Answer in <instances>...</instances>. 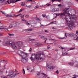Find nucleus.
Returning <instances> with one entry per match:
<instances>
[{"label": "nucleus", "instance_id": "obj_1", "mask_svg": "<svg viewBox=\"0 0 78 78\" xmlns=\"http://www.w3.org/2000/svg\"><path fill=\"white\" fill-rule=\"evenodd\" d=\"M65 20L67 24L69 26L68 28L72 30L73 28L72 27H75V25L73 21L77 19L76 16L75 15H71V16H70L69 15L66 16L65 17Z\"/></svg>", "mask_w": 78, "mask_h": 78}, {"label": "nucleus", "instance_id": "obj_2", "mask_svg": "<svg viewBox=\"0 0 78 78\" xmlns=\"http://www.w3.org/2000/svg\"><path fill=\"white\" fill-rule=\"evenodd\" d=\"M4 45H9L10 46H12L13 49L15 50H17V48L16 45V44L14 43L12 41H6L5 43H3Z\"/></svg>", "mask_w": 78, "mask_h": 78}, {"label": "nucleus", "instance_id": "obj_3", "mask_svg": "<svg viewBox=\"0 0 78 78\" xmlns=\"http://www.w3.org/2000/svg\"><path fill=\"white\" fill-rule=\"evenodd\" d=\"M71 11V8H66L64 9L63 10V11L64 12L63 13H60V16L61 17H64V16H65L66 14H68L70 15V14L69 13V11Z\"/></svg>", "mask_w": 78, "mask_h": 78}, {"label": "nucleus", "instance_id": "obj_4", "mask_svg": "<svg viewBox=\"0 0 78 78\" xmlns=\"http://www.w3.org/2000/svg\"><path fill=\"white\" fill-rule=\"evenodd\" d=\"M9 75L8 76H9L10 78H14L17 75V73H14V71L12 70H10L9 72L8 73Z\"/></svg>", "mask_w": 78, "mask_h": 78}, {"label": "nucleus", "instance_id": "obj_5", "mask_svg": "<svg viewBox=\"0 0 78 78\" xmlns=\"http://www.w3.org/2000/svg\"><path fill=\"white\" fill-rule=\"evenodd\" d=\"M36 58L37 60L39 59V54H32V56L30 58V59L31 60H34Z\"/></svg>", "mask_w": 78, "mask_h": 78}, {"label": "nucleus", "instance_id": "obj_6", "mask_svg": "<svg viewBox=\"0 0 78 78\" xmlns=\"http://www.w3.org/2000/svg\"><path fill=\"white\" fill-rule=\"evenodd\" d=\"M40 61H44L45 59V56L44 54V52H42V53H41V51H40Z\"/></svg>", "mask_w": 78, "mask_h": 78}, {"label": "nucleus", "instance_id": "obj_7", "mask_svg": "<svg viewBox=\"0 0 78 78\" xmlns=\"http://www.w3.org/2000/svg\"><path fill=\"white\" fill-rule=\"evenodd\" d=\"M6 17H18V16H19L20 15H22V14H20L18 15H15L14 14H11V15H8V14H6L5 15Z\"/></svg>", "mask_w": 78, "mask_h": 78}, {"label": "nucleus", "instance_id": "obj_8", "mask_svg": "<svg viewBox=\"0 0 78 78\" xmlns=\"http://www.w3.org/2000/svg\"><path fill=\"white\" fill-rule=\"evenodd\" d=\"M46 68L48 70H50L51 69H55V67L54 66H50L48 65V64L46 65Z\"/></svg>", "mask_w": 78, "mask_h": 78}, {"label": "nucleus", "instance_id": "obj_9", "mask_svg": "<svg viewBox=\"0 0 78 78\" xmlns=\"http://www.w3.org/2000/svg\"><path fill=\"white\" fill-rule=\"evenodd\" d=\"M17 53L19 55L21 56L22 57L23 55V51H20V50H19L17 51Z\"/></svg>", "mask_w": 78, "mask_h": 78}, {"label": "nucleus", "instance_id": "obj_10", "mask_svg": "<svg viewBox=\"0 0 78 78\" xmlns=\"http://www.w3.org/2000/svg\"><path fill=\"white\" fill-rule=\"evenodd\" d=\"M22 60H21L23 63H25L28 61V58H26L25 57L23 58H22Z\"/></svg>", "mask_w": 78, "mask_h": 78}, {"label": "nucleus", "instance_id": "obj_11", "mask_svg": "<svg viewBox=\"0 0 78 78\" xmlns=\"http://www.w3.org/2000/svg\"><path fill=\"white\" fill-rule=\"evenodd\" d=\"M17 45L20 47H22L23 45V42L22 41H18L17 42Z\"/></svg>", "mask_w": 78, "mask_h": 78}, {"label": "nucleus", "instance_id": "obj_12", "mask_svg": "<svg viewBox=\"0 0 78 78\" xmlns=\"http://www.w3.org/2000/svg\"><path fill=\"white\" fill-rule=\"evenodd\" d=\"M56 22V21H53V22H51L50 23L48 24H47V25H46L45 26H43L42 25H41V26H43L44 27H46V26H48V25H50V24H55Z\"/></svg>", "mask_w": 78, "mask_h": 78}, {"label": "nucleus", "instance_id": "obj_13", "mask_svg": "<svg viewBox=\"0 0 78 78\" xmlns=\"http://www.w3.org/2000/svg\"><path fill=\"white\" fill-rule=\"evenodd\" d=\"M4 30L5 31H8V27H5L3 28H0V30Z\"/></svg>", "mask_w": 78, "mask_h": 78}, {"label": "nucleus", "instance_id": "obj_14", "mask_svg": "<svg viewBox=\"0 0 78 78\" xmlns=\"http://www.w3.org/2000/svg\"><path fill=\"white\" fill-rule=\"evenodd\" d=\"M42 75H44L43 77H40V78H47L48 77V75L45 74L44 73H42Z\"/></svg>", "mask_w": 78, "mask_h": 78}, {"label": "nucleus", "instance_id": "obj_15", "mask_svg": "<svg viewBox=\"0 0 78 78\" xmlns=\"http://www.w3.org/2000/svg\"><path fill=\"white\" fill-rule=\"evenodd\" d=\"M28 56V54L27 53H25V52H23V55L22 56V57H23V56H25V57H27V56Z\"/></svg>", "mask_w": 78, "mask_h": 78}, {"label": "nucleus", "instance_id": "obj_16", "mask_svg": "<svg viewBox=\"0 0 78 78\" xmlns=\"http://www.w3.org/2000/svg\"><path fill=\"white\" fill-rule=\"evenodd\" d=\"M24 30L25 31H26L27 32V33H29L28 32V31H32V29H25Z\"/></svg>", "mask_w": 78, "mask_h": 78}, {"label": "nucleus", "instance_id": "obj_17", "mask_svg": "<svg viewBox=\"0 0 78 78\" xmlns=\"http://www.w3.org/2000/svg\"><path fill=\"white\" fill-rule=\"evenodd\" d=\"M21 0H16V1H10L11 3H14L17 2H18V1H20Z\"/></svg>", "mask_w": 78, "mask_h": 78}, {"label": "nucleus", "instance_id": "obj_18", "mask_svg": "<svg viewBox=\"0 0 78 78\" xmlns=\"http://www.w3.org/2000/svg\"><path fill=\"white\" fill-rule=\"evenodd\" d=\"M58 11V10H57V9H56L54 8L51 10V12H55L56 11Z\"/></svg>", "mask_w": 78, "mask_h": 78}, {"label": "nucleus", "instance_id": "obj_19", "mask_svg": "<svg viewBox=\"0 0 78 78\" xmlns=\"http://www.w3.org/2000/svg\"><path fill=\"white\" fill-rule=\"evenodd\" d=\"M27 70L28 71V72H32V69H31V68H28L27 69Z\"/></svg>", "mask_w": 78, "mask_h": 78}, {"label": "nucleus", "instance_id": "obj_20", "mask_svg": "<svg viewBox=\"0 0 78 78\" xmlns=\"http://www.w3.org/2000/svg\"><path fill=\"white\" fill-rule=\"evenodd\" d=\"M35 44L36 47H39V43L37 42H35Z\"/></svg>", "mask_w": 78, "mask_h": 78}, {"label": "nucleus", "instance_id": "obj_21", "mask_svg": "<svg viewBox=\"0 0 78 78\" xmlns=\"http://www.w3.org/2000/svg\"><path fill=\"white\" fill-rule=\"evenodd\" d=\"M16 1L15 0H10V3H9V2H8V1H7V3H8V4H9L10 3H13L12 2H12V1Z\"/></svg>", "mask_w": 78, "mask_h": 78}, {"label": "nucleus", "instance_id": "obj_22", "mask_svg": "<svg viewBox=\"0 0 78 78\" xmlns=\"http://www.w3.org/2000/svg\"><path fill=\"white\" fill-rule=\"evenodd\" d=\"M8 75H7L6 76H4L2 77V78H7L8 77L9 78V76Z\"/></svg>", "mask_w": 78, "mask_h": 78}, {"label": "nucleus", "instance_id": "obj_23", "mask_svg": "<svg viewBox=\"0 0 78 78\" xmlns=\"http://www.w3.org/2000/svg\"><path fill=\"white\" fill-rule=\"evenodd\" d=\"M69 64L70 66H73L74 65V63H73L70 62L69 63Z\"/></svg>", "mask_w": 78, "mask_h": 78}, {"label": "nucleus", "instance_id": "obj_24", "mask_svg": "<svg viewBox=\"0 0 78 78\" xmlns=\"http://www.w3.org/2000/svg\"><path fill=\"white\" fill-rule=\"evenodd\" d=\"M8 34L10 36H14V34Z\"/></svg>", "mask_w": 78, "mask_h": 78}, {"label": "nucleus", "instance_id": "obj_25", "mask_svg": "<svg viewBox=\"0 0 78 78\" xmlns=\"http://www.w3.org/2000/svg\"><path fill=\"white\" fill-rule=\"evenodd\" d=\"M25 5V2H23L21 3V5L23 6H24V5Z\"/></svg>", "mask_w": 78, "mask_h": 78}, {"label": "nucleus", "instance_id": "obj_26", "mask_svg": "<svg viewBox=\"0 0 78 78\" xmlns=\"http://www.w3.org/2000/svg\"><path fill=\"white\" fill-rule=\"evenodd\" d=\"M31 7V5H29L28 6L26 5V7L27 8H30Z\"/></svg>", "mask_w": 78, "mask_h": 78}, {"label": "nucleus", "instance_id": "obj_27", "mask_svg": "<svg viewBox=\"0 0 78 78\" xmlns=\"http://www.w3.org/2000/svg\"><path fill=\"white\" fill-rule=\"evenodd\" d=\"M39 76V72H37V75L36 76Z\"/></svg>", "mask_w": 78, "mask_h": 78}, {"label": "nucleus", "instance_id": "obj_28", "mask_svg": "<svg viewBox=\"0 0 78 78\" xmlns=\"http://www.w3.org/2000/svg\"><path fill=\"white\" fill-rule=\"evenodd\" d=\"M55 14L56 15V17H58V16H60V13H55Z\"/></svg>", "mask_w": 78, "mask_h": 78}, {"label": "nucleus", "instance_id": "obj_29", "mask_svg": "<svg viewBox=\"0 0 78 78\" xmlns=\"http://www.w3.org/2000/svg\"><path fill=\"white\" fill-rule=\"evenodd\" d=\"M41 38L42 39H43V40H44L45 39V37H44V36H42L41 37Z\"/></svg>", "mask_w": 78, "mask_h": 78}, {"label": "nucleus", "instance_id": "obj_30", "mask_svg": "<svg viewBox=\"0 0 78 78\" xmlns=\"http://www.w3.org/2000/svg\"><path fill=\"white\" fill-rule=\"evenodd\" d=\"M23 74H24V75H25V69H23Z\"/></svg>", "mask_w": 78, "mask_h": 78}, {"label": "nucleus", "instance_id": "obj_31", "mask_svg": "<svg viewBox=\"0 0 78 78\" xmlns=\"http://www.w3.org/2000/svg\"><path fill=\"white\" fill-rule=\"evenodd\" d=\"M59 48H61V49H62V50H63V49H65V48H64L62 46L59 47Z\"/></svg>", "mask_w": 78, "mask_h": 78}, {"label": "nucleus", "instance_id": "obj_32", "mask_svg": "<svg viewBox=\"0 0 78 78\" xmlns=\"http://www.w3.org/2000/svg\"><path fill=\"white\" fill-rule=\"evenodd\" d=\"M58 6L59 8H61V6L62 5H61V4H60L58 5Z\"/></svg>", "mask_w": 78, "mask_h": 78}, {"label": "nucleus", "instance_id": "obj_33", "mask_svg": "<svg viewBox=\"0 0 78 78\" xmlns=\"http://www.w3.org/2000/svg\"><path fill=\"white\" fill-rule=\"evenodd\" d=\"M25 17L26 18H28V17H29V15H26L25 16Z\"/></svg>", "mask_w": 78, "mask_h": 78}, {"label": "nucleus", "instance_id": "obj_34", "mask_svg": "<svg viewBox=\"0 0 78 78\" xmlns=\"http://www.w3.org/2000/svg\"><path fill=\"white\" fill-rule=\"evenodd\" d=\"M66 55H67V54L66 52L63 54V56H66Z\"/></svg>", "mask_w": 78, "mask_h": 78}, {"label": "nucleus", "instance_id": "obj_35", "mask_svg": "<svg viewBox=\"0 0 78 78\" xmlns=\"http://www.w3.org/2000/svg\"><path fill=\"white\" fill-rule=\"evenodd\" d=\"M33 40H34V39H31V38L29 39V41H33Z\"/></svg>", "mask_w": 78, "mask_h": 78}, {"label": "nucleus", "instance_id": "obj_36", "mask_svg": "<svg viewBox=\"0 0 78 78\" xmlns=\"http://www.w3.org/2000/svg\"><path fill=\"white\" fill-rule=\"evenodd\" d=\"M16 24L17 25H20V23L18 22H16Z\"/></svg>", "mask_w": 78, "mask_h": 78}, {"label": "nucleus", "instance_id": "obj_37", "mask_svg": "<svg viewBox=\"0 0 78 78\" xmlns=\"http://www.w3.org/2000/svg\"><path fill=\"white\" fill-rule=\"evenodd\" d=\"M38 8H39V6L37 5L34 7V8L35 9H37Z\"/></svg>", "mask_w": 78, "mask_h": 78}, {"label": "nucleus", "instance_id": "obj_38", "mask_svg": "<svg viewBox=\"0 0 78 78\" xmlns=\"http://www.w3.org/2000/svg\"><path fill=\"white\" fill-rule=\"evenodd\" d=\"M48 50H50V45L48 46Z\"/></svg>", "mask_w": 78, "mask_h": 78}, {"label": "nucleus", "instance_id": "obj_39", "mask_svg": "<svg viewBox=\"0 0 78 78\" xmlns=\"http://www.w3.org/2000/svg\"><path fill=\"white\" fill-rule=\"evenodd\" d=\"M46 16V15H45V14H43L42 15V16L43 17H45Z\"/></svg>", "mask_w": 78, "mask_h": 78}, {"label": "nucleus", "instance_id": "obj_40", "mask_svg": "<svg viewBox=\"0 0 78 78\" xmlns=\"http://www.w3.org/2000/svg\"><path fill=\"white\" fill-rule=\"evenodd\" d=\"M1 62H6V61L5 60H2L1 61Z\"/></svg>", "mask_w": 78, "mask_h": 78}, {"label": "nucleus", "instance_id": "obj_41", "mask_svg": "<svg viewBox=\"0 0 78 78\" xmlns=\"http://www.w3.org/2000/svg\"><path fill=\"white\" fill-rule=\"evenodd\" d=\"M1 12L2 13V14H5V15H6V14L4 12H3L2 11H1Z\"/></svg>", "mask_w": 78, "mask_h": 78}, {"label": "nucleus", "instance_id": "obj_42", "mask_svg": "<svg viewBox=\"0 0 78 78\" xmlns=\"http://www.w3.org/2000/svg\"><path fill=\"white\" fill-rule=\"evenodd\" d=\"M20 16H21V18H22L23 19H24V18L23 17H24V16H22V14L21 15H20Z\"/></svg>", "mask_w": 78, "mask_h": 78}, {"label": "nucleus", "instance_id": "obj_43", "mask_svg": "<svg viewBox=\"0 0 78 78\" xmlns=\"http://www.w3.org/2000/svg\"><path fill=\"white\" fill-rule=\"evenodd\" d=\"M26 24L27 25H30V24L28 23H26Z\"/></svg>", "mask_w": 78, "mask_h": 78}, {"label": "nucleus", "instance_id": "obj_44", "mask_svg": "<svg viewBox=\"0 0 78 78\" xmlns=\"http://www.w3.org/2000/svg\"><path fill=\"white\" fill-rule=\"evenodd\" d=\"M31 51H32V49H31V48H30V49L29 50V51L30 52H31Z\"/></svg>", "mask_w": 78, "mask_h": 78}, {"label": "nucleus", "instance_id": "obj_45", "mask_svg": "<svg viewBox=\"0 0 78 78\" xmlns=\"http://www.w3.org/2000/svg\"><path fill=\"white\" fill-rule=\"evenodd\" d=\"M74 49H75V48H71L70 50H74Z\"/></svg>", "mask_w": 78, "mask_h": 78}, {"label": "nucleus", "instance_id": "obj_46", "mask_svg": "<svg viewBox=\"0 0 78 78\" xmlns=\"http://www.w3.org/2000/svg\"><path fill=\"white\" fill-rule=\"evenodd\" d=\"M4 1H5V0H0V2H4Z\"/></svg>", "mask_w": 78, "mask_h": 78}, {"label": "nucleus", "instance_id": "obj_47", "mask_svg": "<svg viewBox=\"0 0 78 78\" xmlns=\"http://www.w3.org/2000/svg\"><path fill=\"white\" fill-rule=\"evenodd\" d=\"M15 23H15V22H13L12 23V25H14V24H15Z\"/></svg>", "mask_w": 78, "mask_h": 78}, {"label": "nucleus", "instance_id": "obj_48", "mask_svg": "<svg viewBox=\"0 0 78 78\" xmlns=\"http://www.w3.org/2000/svg\"><path fill=\"white\" fill-rule=\"evenodd\" d=\"M22 11H23V9H21L19 11V12H22Z\"/></svg>", "mask_w": 78, "mask_h": 78}, {"label": "nucleus", "instance_id": "obj_49", "mask_svg": "<svg viewBox=\"0 0 78 78\" xmlns=\"http://www.w3.org/2000/svg\"><path fill=\"white\" fill-rule=\"evenodd\" d=\"M0 73H1V74H2V73H3V71H0Z\"/></svg>", "mask_w": 78, "mask_h": 78}, {"label": "nucleus", "instance_id": "obj_50", "mask_svg": "<svg viewBox=\"0 0 78 78\" xmlns=\"http://www.w3.org/2000/svg\"><path fill=\"white\" fill-rule=\"evenodd\" d=\"M56 73H57V74H59V71L58 70H57V71H56Z\"/></svg>", "mask_w": 78, "mask_h": 78}, {"label": "nucleus", "instance_id": "obj_51", "mask_svg": "<svg viewBox=\"0 0 78 78\" xmlns=\"http://www.w3.org/2000/svg\"><path fill=\"white\" fill-rule=\"evenodd\" d=\"M46 5H47V6H49L51 5V4H46Z\"/></svg>", "mask_w": 78, "mask_h": 78}, {"label": "nucleus", "instance_id": "obj_52", "mask_svg": "<svg viewBox=\"0 0 78 78\" xmlns=\"http://www.w3.org/2000/svg\"><path fill=\"white\" fill-rule=\"evenodd\" d=\"M76 34H77V35H78V31H76Z\"/></svg>", "mask_w": 78, "mask_h": 78}, {"label": "nucleus", "instance_id": "obj_53", "mask_svg": "<svg viewBox=\"0 0 78 78\" xmlns=\"http://www.w3.org/2000/svg\"><path fill=\"white\" fill-rule=\"evenodd\" d=\"M21 20L23 22H25V20Z\"/></svg>", "mask_w": 78, "mask_h": 78}, {"label": "nucleus", "instance_id": "obj_54", "mask_svg": "<svg viewBox=\"0 0 78 78\" xmlns=\"http://www.w3.org/2000/svg\"><path fill=\"white\" fill-rule=\"evenodd\" d=\"M55 1H57V0H52V2H54Z\"/></svg>", "mask_w": 78, "mask_h": 78}, {"label": "nucleus", "instance_id": "obj_55", "mask_svg": "<svg viewBox=\"0 0 78 78\" xmlns=\"http://www.w3.org/2000/svg\"><path fill=\"white\" fill-rule=\"evenodd\" d=\"M9 27L10 28H12V25L9 26Z\"/></svg>", "mask_w": 78, "mask_h": 78}, {"label": "nucleus", "instance_id": "obj_56", "mask_svg": "<svg viewBox=\"0 0 78 78\" xmlns=\"http://www.w3.org/2000/svg\"><path fill=\"white\" fill-rule=\"evenodd\" d=\"M65 37H67V35L66 34V33L65 34Z\"/></svg>", "mask_w": 78, "mask_h": 78}, {"label": "nucleus", "instance_id": "obj_57", "mask_svg": "<svg viewBox=\"0 0 78 78\" xmlns=\"http://www.w3.org/2000/svg\"><path fill=\"white\" fill-rule=\"evenodd\" d=\"M25 22H26V23H27L28 22V21L26 20H25Z\"/></svg>", "mask_w": 78, "mask_h": 78}, {"label": "nucleus", "instance_id": "obj_58", "mask_svg": "<svg viewBox=\"0 0 78 78\" xmlns=\"http://www.w3.org/2000/svg\"><path fill=\"white\" fill-rule=\"evenodd\" d=\"M15 71L16 73H17V72H18V71H17V70L16 69H15Z\"/></svg>", "mask_w": 78, "mask_h": 78}, {"label": "nucleus", "instance_id": "obj_59", "mask_svg": "<svg viewBox=\"0 0 78 78\" xmlns=\"http://www.w3.org/2000/svg\"><path fill=\"white\" fill-rule=\"evenodd\" d=\"M3 34H0V36H2Z\"/></svg>", "mask_w": 78, "mask_h": 78}, {"label": "nucleus", "instance_id": "obj_60", "mask_svg": "<svg viewBox=\"0 0 78 78\" xmlns=\"http://www.w3.org/2000/svg\"><path fill=\"white\" fill-rule=\"evenodd\" d=\"M5 69V66H3V69Z\"/></svg>", "mask_w": 78, "mask_h": 78}, {"label": "nucleus", "instance_id": "obj_61", "mask_svg": "<svg viewBox=\"0 0 78 78\" xmlns=\"http://www.w3.org/2000/svg\"><path fill=\"white\" fill-rule=\"evenodd\" d=\"M76 76L77 77H78V76H76V75H74L73 76Z\"/></svg>", "mask_w": 78, "mask_h": 78}, {"label": "nucleus", "instance_id": "obj_62", "mask_svg": "<svg viewBox=\"0 0 78 78\" xmlns=\"http://www.w3.org/2000/svg\"><path fill=\"white\" fill-rule=\"evenodd\" d=\"M46 18H47V19H48L49 18V17H48V16H46Z\"/></svg>", "mask_w": 78, "mask_h": 78}, {"label": "nucleus", "instance_id": "obj_63", "mask_svg": "<svg viewBox=\"0 0 78 78\" xmlns=\"http://www.w3.org/2000/svg\"><path fill=\"white\" fill-rule=\"evenodd\" d=\"M78 38H76V39H74V40H77V41H78Z\"/></svg>", "mask_w": 78, "mask_h": 78}, {"label": "nucleus", "instance_id": "obj_64", "mask_svg": "<svg viewBox=\"0 0 78 78\" xmlns=\"http://www.w3.org/2000/svg\"><path fill=\"white\" fill-rule=\"evenodd\" d=\"M76 67H77V68H78V64L76 66Z\"/></svg>", "mask_w": 78, "mask_h": 78}]
</instances>
